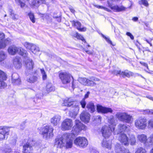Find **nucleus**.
Returning a JSON list of instances; mask_svg holds the SVG:
<instances>
[{"mask_svg": "<svg viewBox=\"0 0 153 153\" xmlns=\"http://www.w3.org/2000/svg\"><path fill=\"white\" fill-rule=\"evenodd\" d=\"M92 152L93 153H99L97 151H96V150H93V151H92Z\"/></svg>", "mask_w": 153, "mask_h": 153, "instance_id": "338daca9", "label": "nucleus"}, {"mask_svg": "<svg viewBox=\"0 0 153 153\" xmlns=\"http://www.w3.org/2000/svg\"><path fill=\"white\" fill-rule=\"evenodd\" d=\"M149 153H153V148L150 150Z\"/></svg>", "mask_w": 153, "mask_h": 153, "instance_id": "774afa93", "label": "nucleus"}, {"mask_svg": "<svg viewBox=\"0 0 153 153\" xmlns=\"http://www.w3.org/2000/svg\"><path fill=\"white\" fill-rule=\"evenodd\" d=\"M128 127L126 125L121 123L119 124L117 126V134L124 133Z\"/></svg>", "mask_w": 153, "mask_h": 153, "instance_id": "bb28decb", "label": "nucleus"}, {"mask_svg": "<svg viewBox=\"0 0 153 153\" xmlns=\"http://www.w3.org/2000/svg\"><path fill=\"white\" fill-rule=\"evenodd\" d=\"M36 73V71L31 73L34 75H31L29 77H28L27 79V81L30 83H33L36 81L37 79V77L35 76Z\"/></svg>", "mask_w": 153, "mask_h": 153, "instance_id": "c756f323", "label": "nucleus"}, {"mask_svg": "<svg viewBox=\"0 0 153 153\" xmlns=\"http://www.w3.org/2000/svg\"><path fill=\"white\" fill-rule=\"evenodd\" d=\"M97 117H98L97 120H98V122L99 123H100V122L101 121V120L102 117L100 116H97Z\"/></svg>", "mask_w": 153, "mask_h": 153, "instance_id": "bf43d9fd", "label": "nucleus"}, {"mask_svg": "<svg viewBox=\"0 0 153 153\" xmlns=\"http://www.w3.org/2000/svg\"><path fill=\"white\" fill-rule=\"evenodd\" d=\"M73 26L75 27L79 30L81 31H85L86 30V28L85 27H82L81 24L77 21H73L71 22Z\"/></svg>", "mask_w": 153, "mask_h": 153, "instance_id": "a878e982", "label": "nucleus"}, {"mask_svg": "<svg viewBox=\"0 0 153 153\" xmlns=\"http://www.w3.org/2000/svg\"><path fill=\"white\" fill-rule=\"evenodd\" d=\"M121 75H124L127 77H129L133 75V73L130 71L126 70L124 72H122Z\"/></svg>", "mask_w": 153, "mask_h": 153, "instance_id": "e433bc0d", "label": "nucleus"}, {"mask_svg": "<svg viewBox=\"0 0 153 153\" xmlns=\"http://www.w3.org/2000/svg\"><path fill=\"white\" fill-rule=\"evenodd\" d=\"M90 94V92L88 91V92L85 95V97H84V99L87 98L88 97L89 95Z\"/></svg>", "mask_w": 153, "mask_h": 153, "instance_id": "4d7b16f0", "label": "nucleus"}, {"mask_svg": "<svg viewBox=\"0 0 153 153\" xmlns=\"http://www.w3.org/2000/svg\"><path fill=\"white\" fill-rule=\"evenodd\" d=\"M87 107L90 110L91 112L93 113L95 111V106L94 104L91 102H89L87 105Z\"/></svg>", "mask_w": 153, "mask_h": 153, "instance_id": "72a5a7b5", "label": "nucleus"}, {"mask_svg": "<svg viewBox=\"0 0 153 153\" xmlns=\"http://www.w3.org/2000/svg\"><path fill=\"white\" fill-rule=\"evenodd\" d=\"M149 109L146 110H142V112H143L144 114H149Z\"/></svg>", "mask_w": 153, "mask_h": 153, "instance_id": "5fc2aeb1", "label": "nucleus"}, {"mask_svg": "<svg viewBox=\"0 0 153 153\" xmlns=\"http://www.w3.org/2000/svg\"><path fill=\"white\" fill-rule=\"evenodd\" d=\"M136 137L138 142L143 144L145 146L147 147L148 138L146 135L144 134H137Z\"/></svg>", "mask_w": 153, "mask_h": 153, "instance_id": "a211bd4d", "label": "nucleus"}, {"mask_svg": "<svg viewBox=\"0 0 153 153\" xmlns=\"http://www.w3.org/2000/svg\"><path fill=\"white\" fill-rule=\"evenodd\" d=\"M126 35L127 36H129L131 39L133 40L134 39V36L130 33L127 32L126 33Z\"/></svg>", "mask_w": 153, "mask_h": 153, "instance_id": "603ef678", "label": "nucleus"}, {"mask_svg": "<svg viewBox=\"0 0 153 153\" xmlns=\"http://www.w3.org/2000/svg\"><path fill=\"white\" fill-rule=\"evenodd\" d=\"M93 5L94 7H96L97 8L99 9H104L105 10H106L108 12H111V10L103 6H99L98 5H96L95 4H94Z\"/></svg>", "mask_w": 153, "mask_h": 153, "instance_id": "58836bf2", "label": "nucleus"}, {"mask_svg": "<svg viewBox=\"0 0 153 153\" xmlns=\"http://www.w3.org/2000/svg\"><path fill=\"white\" fill-rule=\"evenodd\" d=\"M45 0H39V4L40 3L41 4L45 3Z\"/></svg>", "mask_w": 153, "mask_h": 153, "instance_id": "052dcab7", "label": "nucleus"}, {"mask_svg": "<svg viewBox=\"0 0 153 153\" xmlns=\"http://www.w3.org/2000/svg\"><path fill=\"white\" fill-rule=\"evenodd\" d=\"M16 3L19 4L21 6V7H23L25 6L24 3L22 2L20 0H15Z\"/></svg>", "mask_w": 153, "mask_h": 153, "instance_id": "49530a36", "label": "nucleus"}, {"mask_svg": "<svg viewBox=\"0 0 153 153\" xmlns=\"http://www.w3.org/2000/svg\"><path fill=\"white\" fill-rule=\"evenodd\" d=\"M116 116L119 120L127 123H130L132 121V116L125 112H117Z\"/></svg>", "mask_w": 153, "mask_h": 153, "instance_id": "423d86ee", "label": "nucleus"}, {"mask_svg": "<svg viewBox=\"0 0 153 153\" xmlns=\"http://www.w3.org/2000/svg\"><path fill=\"white\" fill-rule=\"evenodd\" d=\"M5 34L2 32H0V49L5 48L7 45L11 42V40L9 38L4 40Z\"/></svg>", "mask_w": 153, "mask_h": 153, "instance_id": "f8f14e48", "label": "nucleus"}, {"mask_svg": "<svg viewBox=\"0 0 153 153\" xmlns=\"http://www.w3.org/2000/svg\"><path fill=\"white\" fill-rule=\"evenodd\" d=\"M53 129H50L48 133L44 134L43 138L47 140L51 139L53 136Z\"/></svg>", "mask_w": 153, "mask_h": 153, "instance_id": "7c9ffc66", "label": "nucleus"}, {"mask_svg": "<svg viewBox=\"0 0 153 153\" xmlns=\"http://www.w3.org/2000/svg\"><path fill=\"white\" fill-rule=\"evenodd\" d=\"M59 78L63 84H69L71 81V78L73 79V77L69 73L66 72H61L59 75ZM76 86L75 83V81L73 80L72 82V87L74 88Z\"/></svg>", "mask_w": 153, "mask_h": 153, "instance_id": "20e7f679", "label": "nucleus"}, {"mask_svg": "<svg viewBox=\"0 0 153 153\" xmlns=\"http://www.w3.org/2000/svg\"><path fill=\"white\" fill-rule=\"evenodd\" d=\"M40 71L42 75V78L43 80H46L47 78V75L46 72L43 69H40Z\"/></svg>", "mask_w": 153, "mask_h": 153, "instance_id": "ea45409f", "label": "nucleus"}, {"mask_svg": "<svg viewBox=\"0 0 153 153\" xmlns=\"http://www.w3.org/2000/svg\"><path fill=\"white\" fill-rule=\"evenodd\" d=\"M13 66L16 69H19L22 66V60L19 57L16 56L13 58Z\"/></svg>", "mask_w": 153, "mask_h": 153, "instance_id": "aec40b11", "label": "nucleus"}, {"mask_svg": "<svg viewBox=\"0 0 153 153\" xmlns=\"http://www.w3.org/2000/svg\"><path fill=\"white\" fill-rule=\"evenodd\" d=\"M9 131V128L7 126H0V140H3L7 138Z\"/></svg>", "mask_w": 153, "mask_h": 153, "instance_id": "ddd939ff", "label": "nucleus"}, {"mask_svg": "<svg viewBox=\"0 0 153 153\" xmlns=\"http://www.w3.org/2000/svg\"><path fill=\"white\" fill-rule=\"evenodd\" d=\"M149 114H153V110H149Z\"/></svg>", "mask_w": 153, "mask_h": 153, "instance_id": "0e129e2a", "label": "nucleus"}, {"mask_svg": "<svg viewBox=\"0 0 153 153\" xmlns=\"http://www.w3.org/2000/svg\"><path fill=\"white\" fill-rule=\"evenodd\" d=\"M24 46L27 49L30 50L33 53L36 54L38 53V50L35 45L27 42L24 43Z\"/></svg>", "mask_w": 153, "mask_h": 153, "instance_id": "dca6fc26", "label": "nucleus"}, {"mask_svg": "<svg viewBox=\"0 0 153 153\" xmlns=\"http://www.w3.org/2000/svg\"><path fill=\"white\" fill-rule=\"evenodd\" d=\"M107 3L108 7L114 12H119L125 10L126 9V8L123 6L119 7L117 5H114L110 3L109 1H107Z\"/></svg>", "mask_w": 153, "mask_h": 153, "instance_id": "f3484780", "label": "nucleus"}, {"mask_svg": "<svg viewBox=\"0 0 153 153\" xmlns=\"http://www.w3.org/2000/svg\"><path fill=\"white\" fill-rule=\"evenodd\" d=\"M32 150V145L30 142H27L23 146V153H31Z\"/></svg>", "mask_w": 153, "mask_h": 153, "instance_id": "5701e85b", "label": "nucleus"}, {"mask_svg": "<svg viewBox=\"0 0 153 153\" xmlns=\"http://www.w3.org/2000/svg\"><path fill=\"white\" fill-rule=\"evenodd\" d=\"M28 16L32 22L33 23H34L35 22V19L33 14L31 12H30L28 13Z\"/></svg>", "mask_w": 153, "mask_h": 153, "instance_id": "a19ab883", "label": "nucleus"}, {"mask_svg": "<svg viewBox=\"0 0 153 153\" xmlns=\"http://www.w3.org/2000/svg\"><path fill=\"white\" fill-rule=\"evenodd\" d=\"M118 134V139L120 142L126 146L129 145L128 138L127 135L124 133L119 134Z\"/></svg>", "mask_w": 153, "mask_h": 153, "instance_id": "4468645a", "label": "nucleus"}, {"mask_svg": "<svg viewBox=\"0 0 153 153\" xmlns=\"http://www.w3.org/2000/svg\"><path fill=\"white\" fill-rule=\"evenodd\" d=\"M69 9L71 11V13H74L75 12V10H74V9L72 7H70L69 8Z\"/></svg>", "mask_w": 153, "mask_h": 153, "instance_id": "13d9d810", "label": "nucleus"}, {"mask_svg": "<svg viewBox=\"0 0 153 153\" xmlns=\"http://www.w3.org/2000/svg\"><path fill=\"white\" fill-rule=\"evenodd\" d=\"M121 72L120 71H115L114 72V74H116L117 75L118 74H120L121 75Z\"/></svg>", "mask_w": 153, "mask_h": 153, "instance_id": "6e6d98bb", "label": "nucleus"}, {"mask_svg": "<svg viewBox=\"0 0 153 153\" xmlns=\"http://www.w3.org/2000/svg\"><path fill=\"white\" fill-rule=\"evenodd\" d=\"M80 118L85 123H88L90 120V115L87 112L84 111L81 114Z\"/></svg>", "mask_w": 153, "mask_h": 153, "instance_id": "b1692460", "label": "nucleus"}, {"mask_svg": "<svg viewBox=\"0 0 153 153\" xmlns=\"http://www.w3.org/2000/svg\"><path fill=\"white\" fill-rule=\"evenodd\" d=\"M115 119L113 116H111L108 119L109 127L104 126L101 129L102 136L105 138H108L111 135V132L114 131L116 123Z\"/></svg>", "mask_w": 153, "mask_h": 153, "instance_id": "f03ea898", "label": "nucleus"}, {"mask_svg": "<svg viewBox=\"0 0 153 153\" xmlns=\"http://www.w3.org/2000/svg\"><path fill=\"white\" fill-rule=\"evenodd\" d=\"M147 97L150 100H152L153 101V97H152L150 96H148Z\"/></svg>", "mask_w": 153, "mask_h": 153, "instance_id": "680f3d73", "label": "nucleus"}, {"mask_svg": "<svg viewBox=\"0 0 153 153\" xmlns=\"http://www.w3.org/2000/svg\"><path fill=\"white\" fill-rule=\"evenodd\" d=\"M68 134L58 136L56 139L55 145L57 148H62L65 146L66 140Z\"/></svg>", "mask_w": 153, "mask_h": 153, "instance_id": "9d476101", "label": "nucleus"}, {"mask_svg": "<svg viewBox=\"0 0 153 153\" xmlns=\"http://www.w3.org/2000/svg\"><path fill=\"white\" fill-rule=\"evenodd\" d=\"M140 2L146 7H147L149 6V4L147 0H141Z\"/></svg>", "mask_w": 153, "mask_h": 153, "instance_id": "8fccbe9b", "label": "nucleus"}, {"mask_svg": "<svg viewBox=\"0 0 153 153\" xmlns=\"http://www.w3.org/2000/svg\"><path fill=\"white\" fill-rule=\"evenodd\" d=\"M36 1H33L32 3V5L33 6H35V3Z\"/></svg>", "mask_w": 153, "mask_h": 153, "instance_id": "69168bd1", "label": "nucleus"}, {"mask_svg": "<svg viewBox=\"0 0 153 153\" xmlns=\"http://www.w3.org/2000/svg\"><path fill=\"white\" fill-rule=\"evenodd\" d=\"M12 83L14 85H19L21 83V80L18 77V75L16 73H14L12 76Z\"/></svg>", "mask_w": 153, "mask_h": 153, "instance_id": "cd10ccee", "label": "nucleus"}, {"mask_svg": "<svg viewBox=\"0 0 153 153\" xmlns=\"http://www.w3.org/2000/svg\"><path fill=\"white\" fill-rule=\"evenodd\" d=\"M50 129H53V128L52 127L46 126L40 129V133L44 135L45 133H48Z\"/></svg>", "mask_w": 153, "mask_h": 153, "instance_id": "2f4dec72", "label": "nucleus"}, {"mask_svg": "<svg viewBox=\"0 0 153 153\" xmlns=\"http://www.w3.org/2000/svg\"><path fill=\"white\" fill-rule=\"evenodd\" d=\"M148 127L149 128H151L153 129V119H151L148 120Z\"/></svg>", "mask_w": 153, "mask_h": 153, "instance_id": "c03bdc74", "label": "nucleus"}, {"mask_svg": "<svg viewBox=\"0 0 153 153\" xmlns=\"http://www.w3.org/2000/svg\"><path fill=\"white\" fill-rule=\"evenodd\" d=\"M129 142L131 145H135L136 142L135 137L134 135H132L129 137Z\"/></svg>", "mask_w": 153, "mask_h": 153, "instance_id": "f704fd0d", "label": "nucleus"}, {"mask_svg": "<svg viewBox=\"0 0 153 153\" xmlns=\"http://www.w3.org/2000/svg\"><path fill=\"white\" fill-rule=\"evenodd\" d=\"M80 103L82 107L83 108H85L86 105V102L85 101V99H83L80 102Z\"/></svg>", "mask_w": 153, "mask_h": 153, "instance_id": "de8ad7c7", "label": "nucleus"}, {"mask_svg": "<svg viewBox=\"0 0 153 153\" xmlns=\"http://www.w3.org/2000/svg\"><path fill=\"white\" fill-rule=\"evenodd\" d=\"M46 91L43 92V95H46L47 94L52 91H54L55 90V88L53 84L48 82L46 83Z\"/></svg>", "mask_w": 153, "mask_h": 153, "instance_id": "4be33fe9", "label": "nucleus"}, {"mask_svg": "<svg viewBox=\"0 0 153 153\" xmlns=\"http://www.w3.org/2000/svg\"><path fill=\"white\" fill-rule=\"evenodd\" d=\"M135 153H147V152L145 149L141 147L137 149Z\"/></svg>", "mask_w": 153, "mask_h": 153, "instance_id": "4c0bfd02", "label": "nucleus"}, {"mask_svg": "<svg viewBox=\"0 0 153 153\" xmlns=\"http://www.w3.org/2000/svg\"><path fill=\"white\" fill-rule=\"evenodd\" d=\"M76 36L77 39H80L83 41H85V40L83 37L80 34L78 33H76Z\"/></svg>", "mask_w": 153, "mask_h": 153, "instance_id": "09e8293b", "label": "nucleus"}, {"mask_svg": "<svg viewBox=\"0 0 153 153\" xmlns=\"http://www.w3.org/2000/svg\"><path fill=\"white\" fill-rule=\"evenodd\" d=\"M147 147L153 145V134H151L147 140Z\"/></svg>", "mask_w": 153, "mask_h": 153, "instance_id": "c9c22d12", "label": "nucleus"}, {"mask_svg": "<svg viewBox=\"0 0 153 153\" xmlns=\"http://www.w3.org/2000/svg\"><path fill=\"white\" fill-rule=\"evenodd\" d=\"M111 141H107L105 139H104L102 143V146L103 147L109 149L111 148Z\"/></svg>", "mask_w": 153, "mask_h": 153, "instance_id": "c85d7f7f", "label": "nucleus"}, {"mask_svg": "<svg viewBox=\"0 0 153 153\" xmlns=\"http://www.w3.org/2000/svg\"><path fill=\"white\" fill-rule=\"evenodd\" d=\"M74 143L76 146L80 148H85L88 145L87 139L84 137H78L74 140Z\"/></svg>", "mask_w": 153, "mask_h": 153, "instance_id": "1a4fd4ad", "label": "nucleus"}, {"mask_svg": "<svg viewBox=\"0 0 153 153\" xmlns=\"http://www.w3.org/2000/svg\"><path fill=\"white\" fill-rule=\"evenodd\" d=\"M140 63L144 66L145 67H146L147 69H148V67L147 65V64L146 63H145L143 62H140Z\"/></svg>", "mask_w": 153, "mask_h": 153, "instance_id": "864d4df0", "label": "nucleus"}, {"mask_svg": "<svg viewBox=\"0 0 153 153\" xmlns=\"http://www.w3.org/2000/svg\"><path fill=\"white\" fill-rule=\"evenodd\" d=\"M138 19V18L137 17H134L132 19V20L134 21H137Z\"/></svg>", "mask_w": 153, "mask_h": 153, "instance_id": "e2e57ef3", "label": "nucleus"}, {"mask_svg": "<svg viewBox=\"0 0 153 153\" xmlns=\"http://www.w3.org/2000/svg\"><path fill=\"white\" fill-rule=\"evenodd\" d=\"M6 57V55L3 51H0V62L4 60Z\"/></svg>", "mask_w": 153, "mask_h": 153, "instance_id": "79ce46f5", "label": "nucleus"}, {"mask_svg": "<svg viewBox=\"0 0 153 153\" xmlns=\"http://www.w3.org/2000/svg\"><path fill=\"white\" fill-rule=\"evenodd\" d=\"M19 50V53L20 55L25 58L27 57L28 54L27 51L23 48H18L14 45L10 46L8 49V51L9 54L11 55L15 54Z\"/></svg>", "mask_w": 153, "mask_h": 153, "instance_id": "39448f33", "label": "nucleus"}, {"mask_svg": "<svg viewBox=\"0 0 153 153\" xmlns=\"http://www.w3.org/2000/svg\"><path fill=\"white\" fill-rule=\"evenodd\" d=\"M102 37L106 40L107 42L111 44H112V42L109 38L106 37L103 34H102Z\"/></svg>", "mask_w": 153, "mask_h": 153, "instance_id": "3c124183", "label": "nucleus"}, {"mask_svg": "<svg viewBox=\"0 0 153 153\" xmlns=\"http://www.w3.org/2000/svg\"><path fill=\"white\" fill-rule=\"evenodd\" d=\"M6 79L7 76L5 73L0 70V88H4L6 87V83L4 82Z\"/></svg>", "mask_w": 153, "mask_h": 153, "instance_id": "412c9836", "label": "nucleus"}, {"mask_svg": "<svg viewBox=\"0 0 153 153\" xmlns=\"http://www.w3.org/2000/svg\"><path fill=\"white\" fill-rule=\"evenodd\" d=\"M78 81L81 84L85 86L91 87L95 86L97 85L95 82L100 81V79L96 77L91 76L88 79L86 78L79 77Z\"/></svg>", "mask_w": 153, "mask_h": 153, "instance_id": "7ed1b4c3", "label": "nucleus"}, {"mask_svg": "<svg viewBox=\"0 0 153 153\" xmlns=\"http://www.w3.org/2000/svg\"><path fill=\"white\" fill-rule=\"evenodd\" d=\"M61 119L60 116L56 115L51 119V122L53 126H56L59 124Z\"/></svg>", "mask_w": 153, "mask_h": 153, "instance_id": "393cba45", "label": "nucleus"}, {"mask_svg": "<svg viewBox=\"0 0 153 153\" xmlns=\"http://www.w3.org/2000/svg\"><path fill=\"white\" fill-rule=\"evenodd\" d=\"M147 123L148 122L146 118L141 117L135 121L134 125L138 129L144 130L147 126Z\"/></svg>", "mask_w": 153, "mask_h": 153, "instance_id": "0eeeda50", "label": "nucleus"}, {"mask_svg": "<svg viewBox=\"0 0 153 153\" xmlns=\"http://www.w3.org/2000/svg\"><path fill=\"white\" fill-rule=\"evenodd\" d=\"M62 105L63 106H72L74 108L69 112V115L71 117H75L78 113L79 109V104L71 98H66Z\"/></svg>", "mask_w": 153, "mask_h": 153, "instance_id": "f257e3e1", "label": "nucleus"}, {"mask_svg": "<svg viewBox=\"0 0 153 153\" xmlns=\"http://www.w3.org/2000/svg\"><path fill=\"white\" fill-rule=\"evenodd\" d=\"M26 68V73L31 74L32 72L33 69L34 65V63L32 60L30 59H28L25 62Z\"/></svg>", "mask_w": 153, "mask_h": 153, "instance_id": "2eb2a0df", "label": "nucleus"}, {"mask_svg": "<svg viewBox=\"0 0 153 153\" xmlns=\"http://www.w3.org/2000/svg\"><path fill=\"white\" fill-rule=\"evenodd\" d=\"M72 140L68 137V134L67 139L66 140L65 146L66 148H71L72 146Z\"/></svg>", "mask_w": 153, "mask_h": 153, "instance_id": "473e14b6", "label": "nucleus"}, {"mask_svg": "<svg viewBox=\"0 0 153 153\" xmlns=\"http://www.w3.org/2000/svg\"><path fill=\"white\" fill-rule=\"evenodd\" d=\"M3 153H13V151L10 148H6V146L3 150Z\"/></svg>", "mask_w": 153, "mask_h": 153, "instance_id": "37998d69", "label": "nucleus"}, {"mask_svg": "<svg viewBox=\"0 0 153 153\" xmlns=\"http://www.w3.org/2000/svg\"><path fill=\"white\" fill-rule=\"evenodd\" d=\"M97 110L98 112L105 114L108 112L112 113L113 110L111 108H107L103 107L100 105H97Z\"/></svg>", "mask_w": 153, "mask_h": 153, "instance_id": "6ab92c4d", "label": "nucleus"}, {"mask_svg": "<svg viewBox=\"0 0 153 153\" xmlns=\"http://www.w3.org/2000/svg\"><path fill=\"white\" fill-rule=\"evenodd\" d=\"M86 129V127L85 125L82 124L79 120H76L75 125L73 126L72 131L74 134H77L82 130H85Z\"/></svg>", "mask_w": 153, "mask_h": 153, "instance_id": "6e6552de", "label": "nucleus"}, {"mask_svg": "<svg viewBox=\"0 0 153 153\" xmlns=\"http://www.w3.org/2000/svg\"><path fill=\"white\" fill-rule=\"evenodd\" d=\"M9 11L11 16L12 19H16L17 18V16L14 14L12 10H10Z\"/></svg>", "mask_w": 153, "mask_h": 153, "instance_id": "a18cd8bd", "label": "nucleus"}, {"mask_svg": "<svg viewBox=\"0 0 153 153\" xmlns=\"http://www.w3.org/2000/svg\"><path fill=\"white\" fill-rule=\"evenodd\" d=\"M73 123L70 119H66L64 120L61 124V128L63 131L71 130L73 127Z\"/></svg>", "mask_w": 153, "mask_h": 153, "instance_id": "9b49d317", "label": "nucleus"}]
</instances>
